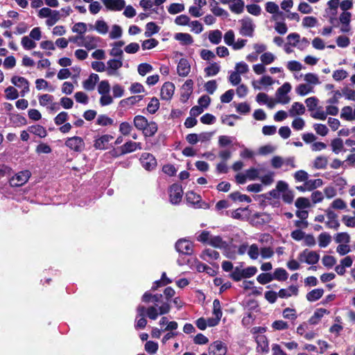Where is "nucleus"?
<instances>
[{"label":"nucleus","mask_w":355,"mask_h":355,"mask_svg":"<svg viewBox=\"0 0 355 355\" xmlns=\"http://www.w3.org/2000/svg\"><path fill=\"white\" fill-rule=\"evenodd\" d=\"M168 313V306L166 304L160 305L159 308L156 306L150 305L146 307L144 305L139 304L137 307V317L135 318V328L138 329H143L147 324V320L145 317L149 319L155 320L159 315H163Z\"/></svg>","instance_id":"1"},{"label":"nucleus","mask_w":355,"mask_h":355,"mask_svg":"<svg viewBox=\"0 0 355 355\" xmlns=\"http://www.w3.org/2000/svg\"><path fill=\"white\" fill-rule=\"evenodd\" d=\"M175 290L171 287H166L164 291V295L161 293L152 294L150 291H146L141 297V301L144 303H153V306H156V308H159L160 305L166 304L168 306V313L171 311L170 302L171 298L175 295Z\"/></svg>","instance_id":"2"},{"label":"nucleus","mask_w":355,"mask_h":355,"mask_svg":"<svg viewBox=\"0 0 355 355\" xmlns=\"http://www.w3.org/2000/svg\"><path fill=\"white\" fill-rule=\"evenodd\" d=\"M169 201L172 205H178L182 198L183 190L179 184H173L168 189Z\"/></svg>","instance_id":"3"},{"label":"nucleus","mask_w":355,"mask_h":355,"mask_svg":"<svg viewBox=\"0 0 355 355\" xmlns=\"http://www.w3.org/2000/svg\"><path fill=\"white\" fill-rule=\"evenodd\" d=\"M139 161L142 167L148 171L155 169L157 164L155 156L149 153H143L141 155Z\"/></svg>","instance_id":"4"},{"label":"nucleus","mask_w":355,"mask_h":355,"mask_svg":"<svg viewBox=\"0 0 355 355\" xmlns=\"http://www.w3.org/2000/svg\"><path fill=\"white\" fill-rule=\"evenodd\" d=\"M298 258L301 262L313 266L319 261L320 254L317 252L305 249L299 254Z\"/></svg>","instance_id":"5"},{"label":"nucleus","mask_w":355,"mask_h":355,"mask_svg":"<svg viewBox=\"0 0 355 355\" xmlns=\"http://www.w3.org/2000/svg\"><path fill=\"white\" fill-rule=\"evenodd\" d=\"M65 146L74 152L80 153L85 148V142L81 137L73 136L67 138L65 141Z\"/></svg>","instance_id":"6"},{"label":"nucleus","mask_w":355,"mask_h":355,"mask_svg":"<svg viewBox=\"0 0 355 355\" xmlns=\"http://www.w3.org/2000/svg\"><path fill=\"white\" fill-rule=\"evenodd\" d=\"M30 175L28 171H20L9 179V184L12 187H21L28 180Z\"/></svg>","instance_id":"7"},{"label":"nucleus","mask_w":355,"mask_h":355,"mask_svg":"<svg viewBox=\"0 0 355 355\" xmlns=\"http://www.w3.org/2000/svg\"><path fill=\"white\" fill-rule=\"evenodd\" d=\"M240 23L241 26L239 30V33L242 36L252 37L255 26L253 24L252 19L250 17H245L240 21Z\"/></svg>","instance_id":"8"},{"label":"nucleus","mask_w":355,"mask_h":355,"mask_svg":"<svg viewBox=\"0 0 355 355\" xmlns=\"http://www.w3.org/2000/svg\"><path fill=\"white\" fill-rule=\"evenodd\" d=\"M80 40L82 42L78 44V46H85L87 50H92L96 49L98 43L101 41V38L94 35H80Z\"/></svg>","instance_id":"9"},{"label":"nucleus","mask_w":355,"mask_h":355,"mask_svg":"<svg viewBox=\"0 0 355 355\" xmlns=\"http://www.w3.org/2000/svg\"><path fill=\"white\" fill-rule=\"evenodd\" d=\"M193 243L184 239H179L175 243L176 250L182 254L191 255L193 252Z\"/></svg>","instance_id":"10"},{"label":"nucleus","mask_w":355,"mask_h":355,"mask_svg":"<svg viewBox=\"0 0 355 355\" xmlns=\"http://www.w3.org/2000/svg\"><path fill=\"white\" fill-rule=\"evenodd\" d=\"M288 187V183L284 180H279L277 182L276 187L274 189H272L269 192L263 194L265 199L269 200L270 198L268 196H270L271 198H273L275 199L279 198V196L281 193V191H284L285 189H286Z\"/></svg>","instance_id":"11"},{"label":"nucleus","mask_w":355,"mask_h":355,"mask_svg":"<svg viewBox=\"0 0 355 355\" xmlns=\"http://www.w3.org/2000/svg\"><path fill=\"white\" fill-rule=\"evenodd\" d=\"M11 83L19 88H23L20 92L21 96H24L29 92V83L25 78L14 76L11 78Z\"/></svg>","instance_id":"12"},{"label":"nucleus","mask_w":355,"mask_h":355,"mask_svg":"<svg viewBox=\"0 0 355 355\" xmlns=\"http://www.w3.org/2000/svg\"><path fill=\"white\" fill-rule=\"evenodd\" d=\"M227 353V347L224 343L220 340H216L209 347V355H225Z\"/></svg>","instance_id":"13"},{"label":"nucleus","mask_w":355,"mask_h":355,"mask_svg":"<svg viewBox=\"0 0 355 355\" xmlns=\"http://www.w3.org/2000/svg\"><path fill=\"white\" fill-rule=\"evenodd\" d=\"M123 66V60L110 59L107 62V74L108 76H116L118 74V69Z\"/></svg>","instance_id":"14"},{"label":"nucleus","mask_w":355,"mask_h":355,"mask_svg":"<svg viewBox=\"0 0 355 355\" xmlns=\"http://www.w3.org/2000/svg\"><path fill=\"white\" fill-rule=\"evenodd\" d=\"M257 343V352L259 353L267 354L269 352V344L268 338L265 335H257L255 337Z\"/></svg>","instance_id":"15"},{"label":"nucleus","mask_w":355,"mask_h":355,"mask_svg":"<svg viewBox=\"0 0 355 355\" xmlns=\"http://www.w3.org/2000/svg\"><path fill=\"white\" fill-rule=\"evenodd\" d=\"M174 90H175V85L173 83H171V82L164 83L161 88V92H160V95H161L162 99L166 100V101H168V100L171 99V98L173 97V94H174Z\"/></svg>","instance_id":"16"},{"label":"nucleus","mask_w":355,"mask_h":355,"mask_svg":"<svg viewBox=\"0 0 355 355\" xmlns=\"http://www.w3.org/2000/svg\"><path fill=\"white\" fill-rule=\"evenodd\" d=\"M291 85L288 83H285L279 87L276 92L277 97L279 98L280 102L284 104L288 103L289 98L286 96L287 94L291 92Z\"/></svg>","instance_id":"17"},{"label":"nucleus","mask_w":355,"mask_h":355,"mask_svg":"<svg viewBox=\"0 0 355 355\" xmlns=\"http://www.w3.org/2000/svg\"><path fill=\"white\" fill-rule=\"evenodd\" d=\"M191 71V65L189 60L186 58H181L178 63L177 72L181 77H186Z\"/></svg>","instance_id":"18"},{"label":"nucleus","mask_w":355,"mask_h":355,"mask_svg":"<svg viewBox=\"0 0 355 355\" xmlns=\"http://www.w3.org/2000/svg\"><path fill=\"white\" fill-rule=\"evenodd\" d=\"M103 4L108 10L120 11L125 8V2L124 0H104Z\"/></svg>","instance_id":"19"},{"label":"nucleus","mask_w":355,"mask_h":355,"mask_svg":"<svg viewBox=\"0 0 355 355\" xmlns=\"http://www.w3.org/2000/svg\"><path fill=\"white\" fill-rule=\"evenodd\" d=\"M90 30H95L99 34L105 35L109 31V26L102 19H97L94 25H89Z\"/></svg>","instance_id":"20"},{"label":"nucleus","mask_w":355,"mask_h":355,"mask_svg":"<svg viewBox=\"0 0 355 355\" xmlns=\"http://www.w3.org/2000/svg\"><path fill=\"white\" fill-rule=\"evenodd\" d=\"M298 295V288L297 286L291 285L287 288H281L278 292V296L280 298H288L292 295L297 296Z\"/></svg>","instance_id":"21"},{"label":"nucleus","mask_w":355,"mask_h":355,"mask_svg":"<svg viewBox=\"0 0 355 355\" xmlns=\"http://www.w3.org/2000/svg\"><path fill=\"white\" fill-rule=\"evenodd\" d=\"M99 80V76L96 73H92L87 79L84 80L83 86L87 91H92L95 88L96 84Z\"/></svg>","instance_id":"22"},{"label":"nucleus","mask_w":355,"mask_h":355,"mask_svg":"<svg viewBox=\"0 0 355 355\" xmlns=\"http://www.w3.org/2000/svg\"><path fill=\"white\" fill-rule=\"evenodd\" d=\"M113 139V137L109 135H104L95 139L94 146L96 149H105L108 142Z\"/></svg>","instance_id":"23"},{"label":"nucleus","mask_w":355,"mask_h":355,"mask_svg":"<svg viewBox=\"0 0 355 355\" xmlns=\"http://www.w3.org/2000/svg\"><path fill=\"white\" fill-rule=\"evenodd\" d=\"M158 126L156 122L155 121H148V125L145 127V129L143 130L142 133L146 137H153L155 133L157 132Z\"/></svg>","instance_id":"24"},{"label":"nucleus","mask_w":355,"mask_h":355,"mask_svg":"<svg viewBox=\"0 0 355 355\" xmlns=\"http://www.w3.org/2000/svg\"><path fill=\"white\" fill-rule=\"evenodd\" d=\"M331 147L332 151L335 154H339L340 152H345L346 150L344 148L343 141L342 139L338 137L331 140Z\"/></svg>","instance_id":"25"},{"label":"nucleus","mask_w":355,"mask_h":355,"mask_svg":"<svg viewBox=\"0 0 355 355\" xmlns=\"http://www.w3.org/2000/svg\"><path fill=\"white\" fill-rule=\"evenodd\" d=\"M144 98L143 95H137V96H132L128 98H124L121 100L119 103L120 105L122 107L125 106H132L137 103H139L140 101H141Z\"/></svg>","instance_id":"26"},{"label":"nucleus","mask_w":355,"mask_h":355,"mask_svg":"<svg viewBox=\"0 0 355 355\" xmlns=\"http://www.w3.org/2000/svg\"><path fill=\"white\" fill-rule=\"evenodd\" d=\"M174 38L183 45H189L193 42L192 36L189 33H178L175 35Z\"/></svg>","instance_id":"27"},{"label":"nucleus","mask_w":355,"mask_h":355,"mask_svg":"<svg viewBox=\"0 0 355 355\" xmlns=\"http://www.w3.org/2000/svg\"><path fill=\"white\" fill-rule=\"evenodd\" d=\"M236 248L235 245L231 243L226 242L225 248H222L223 254L228 259H234L236 258Z\"/></svg>","instance_id":"28"},{"label":"nucleus","mask_w":355,"mask_h":355,"mask_svg":"<svg viewBox=\"0 0 355 355\" xmlns=\"http://www.w3.org/2000/svg\"><path fill=\"white\" fill-rule=\"evenodd\" d=\"M201 258L205 261L217 260L220 257L219 252L213 249H206L202 251Z\"/></svg>","instance_id":"29"},{"label":"nucleus","mask_w":355,"mask_h":355,"mask_svg":"<svg viewBox=\"0 0 355 355\" xmlns=\"http://www.w3.org/2000/svg\"><path fill=\"white\" fill-rule=\"evenodd\" d=\"M133 123L137 129L143 132L145 127L148 125V121L144 116L137 115L134 117Z\"/></svg>","instance_id":"30"},{"label":"nucleus","mask_w":355,"mask_h":355,"mask_svg":"<svg viewBox=\"0 0 355 355\" xmlns=\"http://www.w3.org/2000/svg\"><path fill=\"white\" fill-rule=\"evenodd\" d=\"M28 132L38 136L40 138H44L47 135L46 130L40 125H34L28 127Z\"/></svg>","instance_id":"31"},{"label":"nucleus","mask_w":355,"mask_h":355,"mask_svg":"<svg viewBox=\"0 0 355 355\" xmlns=\"http://www.w3.org/2000/svg\"><path fill=\"white\" fill-rule=\"evenodd\" d=\"M226 242L220 236H211L209 241V245L221 250L222 248H225Z\"/></svg>","instance_id":"32"},{"label":"nucleus","mask_w":355,"mask_h":355,"mask_svg":"<svg viewBox=\"0 0 355 355\" xmlns=\"http://www.w3.org/2000/svg\"><path fill=\"white\" fill-rule=\"evenodd\" d=\"M244 1L243 0H232L230 9L232 12L240 14L244 10Z\"/></svg>","instance_id":"33"},{"label":"nucleus","mask_w":355,"mask_h":355,"mask_svg":"<svg viewBox=\"0 0 355 355\" xmlns=\"http://www.w3.org/2000/svg\"><path fill=\"white\" fill-rule=\"evenodd\" d=\"M305 112V107L304 105L299 102H295L291 106V108L289 110V114L291 116H294L295 115H301Z\"/></svg>","instance_id":"34"},{"label":"nucleus","mask_w":355,"mask_h":355,"mask_svg":"<svg viewBox=\"0 0 355 355\" xmlns=\"http://www.w3.org/2000/svg\"><path fill=\"white\" fill-rule=\"evenodd\" d=\"M296 93L301 96H304L310 93H313V87L307 84H300L296 88H295Z\"/></svg>","instance_id":"35"},{"label":"nucleus","mask_w":355,"mask_h":355,"mask_svg":"<svg viewBox=\"0 0 355 355\" xmlns=\"http://www.w3.org/2000/svg\"><path fill=\"white\" fill-rule=\"evenodd\" d=\"M324 290L322 288H315L306 294V299L309 302H315L323 295Z\"/></svg>","instance_id":"36"},{"label":"nucleus","mask_w":355,"mask_h":355,"mask_svg":"<svg viewBox=\"0 0 355 355\" xmlns=\"http://www.w3.org/2000/svg\"><path fill=\"white\" fill-rule=\"evenodd\" d=\"M288 276L286 270L283 268H277L275 270L274 272L272 274V279L278 280V281H285L287 279Z\"/></svg>","instance_id":"37"},{"label":"nucleus","mask_w":355,"mask_h":355,"mask_svg":"<svg viewBox=\"0 0 355 355\" xmlns=\"http://www.w3.org/2000/svg\"><path fill=\"white\" fill-rule=\"evenodd\" d=\"M186 200L188 203L191 204L194 206H198V204L200 203L201 200V197L200 195L196 193L193 191H188L186 193Z\"/></svg>","instance_id":"38"},{"label":"nucleus","mask_w":355,"mask_h":355,"mask_svg":"<svg viewBox=\"0 0 355 355\" xmlns=\"http://www.w3.org/2000/svg\"><path fill=\"white\" fill-rule=\"evenodd\" d=\"M331 241V236L327 232H322L318 236V245L320 248L327 247Z\"/></svg>","instance_id":"39"},{"label":"nucleus","mask_w":355,"mask_h":355,"mask_svg":"<svg viewBox=\"0 0 355 355\" xmlns=\"http://www.w3.org/2000/svg\"><path fill=\"white\" fill-rule=\"evenodd\" d=\"M275 172L269 171L265 174L259 177V180L261 181L262 186H270L274 182Z\"/></svg>","instance_id":"40"},{"label":"nucleus","mask_w":355,"mask_h":355,"mask_svg":"<svg viewBox=\"0 0 355 355\" xmlns=\"http://www.w3.org/2000/svg\"><path fill=\"white\" fill-rule=\"evenodd\" d=\"M304 80L306 81L307 85L313 87L320 84L318 76L313 73H306L304 76Z\"/></svg>","instance_id":"41"},{"label":"nucleus","mask_w":355,"mask_h":355,"mask_svg":"<svg viewBox=\"0 0 355 355\" xmlns=\"http://www.w3.org/2000/svg\"><path fill=\"white\" fill-rule=\"evenodd\" d=\"M220 67L216 62H213L205 69L207 76H214L220 71Z\"/></svg>","instance_id":"42"},{"label":"nucleus","mask_w":355,"mask_h":355,"mask_svg":"<svg viewBox=\"0 0 355 355\" xmlns=\"http://www.w3.org/2000/svg\"><path fill=\"white\" fill-rule=\"evenodd\" d=\"M282 200L286 204H291L294 200V192L289 189L288 186L284 191H281Z\"/></svg>","instance_id":"43"},{"label":"nucleus","mask_w":355,"mask_h":355,"mask_svg":"<svg viewBox=\"0 0 355 355\" xmlns=\"http://www.w3.org/2000/svg\"><path fill=\"white\" fill-rule=\"evenodd\" d=\"M328 164V159L325 156L317 157L313 162V166L316 169H324L326 168Z\"/></svg>","instance_id":"44"},{"label":"nucleus","mask_w":355,"mask_h":355,"mask_svg":"<svg viewBox=\"0 0 355 355\" xmlns=\"http://www.w3.org/2000/svg\"><path fill=\"white\" fill-rule=\"evenodd\" d=\"M159 31V26H157L156 25L155 23L154 22H148L146 25V31H145V36L146 37H151L153 35L158 33Z\"/></svg>","instance_id":"45"},{"label":"nucleus","mask_w":355,"mask_h":355,"mask_svg":"<svg viewBox=\"0 0 355 355\" xmlns=\"http://www.w3.org/2000/svg\"><path fill=\"white\" fill-rule=\"evenodd\" d=\"M133 130L132 125L127 121H123L119 125V132L123 136L130 135Z\"/></svg>","instance_id":"46"},{"label":"nucleus","mask_w":355,"mask_h":355,"mask_svg":"<svg viewBox=\"0 0 355 355\" xmlns=\"http://www.w3.org/2000/svg\"><path fill=\"white\" fill-rule=\"evenodd\" d=\"M230 198L232 200H239V202H251L252 200L250 196L241 194L239 191L233 192L230 195Z\"/></svg>","instance_id":"47"},{"label":"nucleus","mask_w":355,"mask_h":355,"mask_svg":"<svg viewBox=\"0 0 355 355\" xmlns=\"http://www.w3.org/2000/svg\"><path fill=\"white\" fill-rule=\"evenodd\" d=\"M222 33L219 30L211 31L209 34V40L214 44H218L221 42Z\"/></svg>","instance_id":"48"},{"label":"nucleus","mask_w":355,"mask_h":355,"mask_svg":"<svg viewBox=\"0 0 355 355\" xmlns=\"http://www.w3.org/2000/svg\"><path fill=\"white\" fill-rule=\"evenodd\" d=\"M96 124L101 126L111 125L114 124V120L105 114H100L97 118Z\"/></svg>","instance_id":"49"},{"label":"nucleus","mask_w":355,"mask_h":355,"mask_svg":"<svg viewBox=\"0 0 355 355\" xmlns=\"http://www.w3.org/2000/svg\"><path fill=\"white\" fill-rule=\"evenodd\" d=\"M40 105L43 107H48L54 100L53 96L48 94H42L38 96Z\"/></svg>","instance_id":"50"},{"label":"nucleus","mask_w":355,"mask_h":355,"mask_svg":"<svg viewBox=\"0 0 355 355\" xmlns=\"http://www.w3.org/2000/svg\"><path fill=\"white\" fill-rule=\"evenodd\" d=\"M159 108V100L156 97H153L151 98L150 101L148 103L147 105V111L150 114H155L158 109Z\"/></svg>","instance_id":"51"},{"label":"nucleus","mask_w":355,"mask_h":355,"mask_svg":"<svg viewBox=\"0 0 355 355\" xmlns=\"http://www.w3.org/2000/svg\"><path fill=\"white\" fill-rule=\"evenodd\" d=\"M353 112L350 106H345L342 108L340 117L346 121H353Z\"/></svg>","instance_id":"52"},{"label":"nucleus","mask_w":355,"mask_h":355,"mask_svg":"<svg viewBox=\"0 0 355 355\" xmlns=\"http://www.w3.org/2000/svg\"><path fill=\"white\" fill-rule=\"evenodd\" d=\"M334 240L337 243L348 244L350 242V236L347 232H339L335 235Z\"/></svg>","instance_id":"53"},{"label":"nucleus","mask_w":355,"mask_h":355,"mask_svg":"<svg viewBox=\"0 0 355 355\" xmlns=\"http://www.w3.org/2000/svg\"><path fill=\"white\" fill-rule=\"evenodd\" d=\"M123 33L122 28L119 25H113L112 27V30L110 32L109 37L112 40H116L121 37Z\"/></svg>","instance_id":"54"},{"label":"nucleus","mask_w":355,"mask_h":355,"mask_svg":"<svg viewBox=\"0 0 355 355\" xmlns=\"http://www.w3.org/2000/svg\"><path fill=\"white\" fill-rule=\"evenodd\" d=\"M158 347H159L158 343L155 341H152V340L146 341V343L144 345L145 350L149 354H156V352L158 350Z\"/></svg>","instance_id":"55"},{"label":"nucleus","mask_w":355,"mask_h":355,"mask_svg":"<svg viewBox=\"0 0 355 355\" xmlns=\"http://www.w3.org/2000/svg\"><path fill=\"white\" fill-rule=\"evenodd\" d=\"M260 251L258 245L255 243L252 244L248 247V254L250 258L252 260H256L258 259Z\"/></svg>","instance_id":"56"},{"label":"nucleus","mask_w":355,"mask_h":355,"mask_svg":"<svg viewBox=\"0 0 355 355\" xmlns=\"http://www.w3.org/2000/svg\"><path fill=\"white\" fill-rule=\"evenodd\" d=\"M282 315L285 319L292 321H295L297 318L295 309L291 308L284 309L282 312Z\"/></svg>","instance_id":"57"},{"label":"nucleus","mask_w":355,"mask_h":355,"mask_svg":"<svg viewBox=\"0 0 355 355\" xmlns=\"http://www.w3.org/2000/svg\"><path fill=\"white\" fill-rule=\"evenodd\" d=\"M110 92V85L108 80H102L98 85V92L99 94H107Z\"/></svg>","instance_id":"58"},{"label":"nucleus","mask_w":355,"mask_h":355,"mask_svg":"<svg viewBox=\"0 0 355 355\" xmlns=\"http://www.w3.org/2000/svg\"><path fill=\"white\" fill-rule=\"evenodd\" d=\"M153 68L151 64L148 63H141L138 65L137 71L139 75L144 76L146 73L153 71Z\"/></svg>","instance_id":"59"},{"label":"nucleus","mask_w":355,"mask_h":355,"mask_svg":"<svg viewBox=\"0 0 355 355\" xmlns=\"http://www.w3.org/2000/svg\"><path fill=\"white\" fill-rule=\"evenodd\" d=\"M245 173L250 180H255L259 178L260 170L259 168L251 167L247 169Z\"/></svg>","instance_id":"60"},{"label":"nucleus","mask_w":355,"mask_h":355,"mask_svg":"<svg viewBox=\"0 0 355 355\" xmlns=\"http://www.w3.org/2000/svg\"><path fill=\"white\" fill-rule=\"evenodd\" d=\"M159 42L156 39L150 38L143 41L141 47L143 50H150L158 45Z\"/></svg>","instance_id":"61"},{"label":"nucleus","mask_w":355,"mask_h":355,"mask_svg":"<svg viewBox=\"0 0 355 355\" xmlns=\"http://www.w3.org/2000/svg\"><path fill=\"white\" fill-rule=\"evenodd\" d=\"M306 184L308 187V191H313L318 187H320L323 184V181L321 179L308 180L306 182Z\"/></svg>","instance_id":"62"},{"label":"nucleus","mask_w":355,"mask_h":355,"mask_svg":"<svg viewBox=\"0 0 355 355\" xmlns=\"http://www.w3.org/2000/svg\"><path fill=\"white\" fill-rule=\"evenodd\" d=\"M6 97L8 100H15L19 97V93L17 90L12 86L8 87L5 89Z\"/></svg>","instance_id":"63"},{"label":"nucleus","mask_w":355,"mask_h":355,"mask_svg":"<svg viewBox=\"0 0 355 355\" xmlns=\"http://www.w3.org/2000/svg\"><path fill=\"white\" fill-rule=\"evenodd\" d=\"M257 280L259 284L264 285L270 283L273 279L271 273L263 272L257 276Z\"/></svg>","instance_id":"64"}]
</instances>
